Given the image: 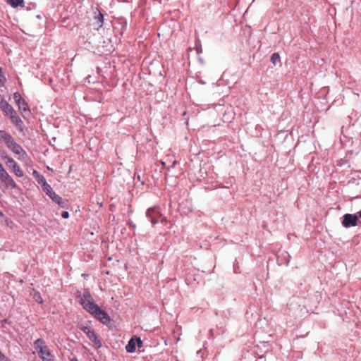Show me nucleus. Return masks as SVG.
I'll list each match as a JSON object with an SVG mask.
<instances>
[{"label": "nucleus", "instance_id": "f257e3e1", "mask_svg": "<svg viewBox=\"0 0 361 361\" xmlns=\"http://www.w3.org/2000/svg\"><path fill=\"white\" fill-rule=\"evenodd\" d=\"M75 297L79 299L80 304L90 314L98 306L88 289H85L83 293L78 290L75 293Z\"/></svg>", "mask_w": 361, "mask_h": 361}, {"label": "nucleus", "instance_id": "f03ea898", "mask_svg": "<svg viewBox=\"0 0 361 361\" xmlns=\"http://www.w3.org/2000/svg\"><path fill=\"white\" fill-rule=\"evenodd\" d=\"M42 190L45 192L46 195H48L51 200L57 204L61 208L68 209L69 206V202L67 199L62 198L61 196L57 195L52 189L49 184L45 185Z\"/></svg>", "mask_w": 361, "mask_h": 361}, {"label": "nucleus", "instance_id": "7ed1b4c3", "mask_svg": "<svg viewBox=\"0 0 361 361\" xmlns=\"http://www.w3.org/2000/svg\"><path fill=\"white\" fill-rule=\"evenodd\" d=\"M35 349L37 351L39 357L42 360V361H54L50 358L51 353L46 345L45 342L42 338H37L34 342Z\"/></svg>", "mask_w": 361, "mask_h": 361}, {"label": "nucleus", "instance_id": "20e7f679", "mask_svg": "<svg viewBox=\"0 0 361 361\" xmlns=\"http://www.w3.org/2000/svg\"><path fill=\"white\" fill-rule=\"evenodd\" d=\"M90 314L104 325L109 326L111 322V319L109 315L99 306H97Z\"/></svg>", "mask_w": 361, "mask_h": 361}, {"label": "nucleus", "instance_id": "39448f33", "mask_svg": "<svg viewBox=\"0 0 361 361\" xmlns=\"http://www.w3.org/2000/svg\"><path fill=\"white\" fill-rule=\"evenodd\" d=\"M0 179L5 183L4 188L8 189L9 187L11 188H18V185L14 181L13 178L6 172L3 166L0 164Z\"/></svg>", "mask_w": 361, "mask_h": 361}, {"label": "nucleus", "instance_id": "423d86ee", "mask_svg": "<svg viewBox=\"0 0 361 361\" xmlns=\"http://www.w3.org/2000/svg\"><path fill=\"white\" fill-rule=\"evenodd\" d=\"M359 221L358 216L355 214H345L343 216L341 224L344 228H350L358 225Z\"/></svg>", "mask_w": 361, "mask_h": 361}, {"label": "nucleus", "instance_id": "0eeeda50", "mask_svg": "<svg viewBox=\"0 0 361 361\" xmlns=\"http://www.w3.org/2000/svg\"><path fill=\"white\" fill-rule=\"evenodd\" d=\"M6 145L16 154L22 155L23 157L27 156L26 152L18 143L15 141L13 137L10 139Z\"/></svg>", "mask_w": 361, "mask_h": 361}, {"label": "nucleus", "instance_id": "6e6552de", "mask_svg": "<svg viewBox=\"0 0 361 361\" xmlns=\"http://www.w3.org/2000/svg\"><path fill=\"white\" fill-rule=\"evenodd\" d=\"M104 23V15L101 13L98 8H96V11H94L93 17V27L96 30H99Z\"/></svg>", "mask_w": 361, "mask_h": 361}, {"label": "nucleus", "instance_id": "1a4fd4ad", "mask_svg": "<svg viewBox=\"0 0 361 361\" xmlns=\"http://www.w3.org/2000/svg\"><path fill=\"white\" fill-rule=\"evenodd\" d=\"M11 122L16 126V128L20 131L23 132L25 126L21 118L17 115L16 111L14 110L13 114H8Z\"/></svg>", "mask_w": 361, "mask_h": 361}, {"label": "nucleus", "instance_id": "9d476101", "mask_svg": "<svg viewBox=\"0 0 361 361\" xmlns=\"http://www.w3.org/2000/svg\"><path fill=\"white\" fill-rule=\"evenodd\" d=\"M87 338L93 343L96 348L99 349L102 346V341L94 332V330H91L87 335Z\"/></svg>", "mask_w": 361, "mask_h": 361}, {"label": "nucleus", "instance_id": "9b49d317", "mask_svg": "<svg viewBox=\"0 0 361 361\" xmlns=\"http://www.w3.org/2000/svg\"><path fill=\"white\" fill-rule=\"evenodd\" d=\"M0 108L6 114H13L14 109L4 99V97L0 94Z\"/></svg>", "mask_w": 361, "mask_h": 361}, {"label": "nucleus", "instance_id": "f8f14e48", "mask_svg": "<svg viewBox=\"0 0 361 361\" xmlns=\"http://www.w3.org/2000/svg\"><path fill=\"white\" fill-rule=\"evenodd\" d=\"M16 105L18 106V110L22 114L23 117H25V114H26V113L29 114L30 113V109H29V107H28V104L25 101V99H23L20 100L19 103L16 104Z\"/></svg>", "mask_w": 361, "mask_h": 361}, {"label": "nucleus", "instance_id": "ddd939ff", "mask_svg": "<svg viewBox=\"0 0 361 361\" xmlns=\"http://www.w3.org/2000/svg\"><path fill=\"white\" fill-rule=\"evenodd\" d=\"M146 216L147 218H151V217L160 218V217H161V214H160L159 207H153L149 208L147 210Z\"/></svg>", "mask_w": 361, "mask_h": 361}, {"label": "nucleus", "instance_id": "4468645a", "mask_svg": "<svg viewBox=\"0 0 361 361\" xmlns=\"http://www.w3.org/2000/svg\"><path fill=\"white\" fill-rule=\"evenodd\" d=\"M32 175L35 178L37 183L41 185L42 188H44L45 185L48 184L44 176L39 173L37 171L34 170Z\"/></svg>", "mask_w": 361, "mask_h": 361}, {"label": "nucleus", "instance_id": "2eb2a0df", "mask_svg": "<svg viewBox=\"0 0 361 361\" xmlns=\"http://www.w3.org/2000/svg\"><path fill=\"white\" fill-rule=\"evenodd\" d=\"M126 350L128 353H134L136 350V344L135 337L130 339L128 344L126 345Z\"/></svg>", "mask_w": 361, "mask_h": 361}, {"label": "nucleus", "instance_id": "dca6fc26", "mask_svg": "<svg viewBox=\"0 0 361 361\" xmlns=\"http://www.w3.org/2000/svg\"><path fill=\"white\" fill-rule=\"evenodd\" d=\"M12 136L4 130H0V142H4L5 145L8 142Z\"/></svg>", "mask_w": 361, "mask_h": 361}, {"label": "nucleus", "instance_id": "f3484780", "mask_svg": "<svg viewBox=\"0 0 361 361\" xmlns=\"http://www.w3.org/2000/svg\"><path fill=\"white\" fill-rule=\"evenodd\" d=\"M30 295L32 297L33 300L39 303V304H42L43 303V300H42V298L41 296V294L39 291L37 290H35V289H33L31 293H30Z\"/></svg>", "mask_w": 361, "mask_h": 361}, {"label": "nucleus", "instance_id": "a211bd4d", "mask_svg": "<svg viewBox=\"0 0 361 361\" xmlns=\"http://www.w3.org/2000/svg\"><path fill=\"white\" fill-rule=\"evenodd\" d=\"M6 3L13 8H17L18 6L23 8L25 6L24 0H6Z\"/></svg>", "mask_w": 361, "mask_h": 361}, {"label": "nucleus", "instance_id": "6ab92c4d", "mask_svg": "<svg viewBox=\"0 0 361 361\" xmlns=\"http://www.w3.org/2000/svg\"><path fill=\"white\" fill-rule=\"evenodd\" d=\"M1 157L3 159H4L6 161V164L11 169H12V167H13L14 166H16L17 164V163L14 161V159L13 158L10 157L9 156H8L7 154L2 155Z\"/></svg>", "mask_w": 361, "mask_h": 361}, {"label": "nucleus", "instance_id": "aec40b11", "mask_svg": "<svg viewBox=\"0 0 361 361\" xmlns=\"http://www.w3.org/2000/svg\"><path fill=\"white\" fill-rule=\"evenodd\" d=\"M12 169H13V171L16 176H18L19 178H21L23 176V173L18 164H16V166L12 167Z\"/></svg>", "mask_w": 361, "mask_h": 361}, {"label": "nucleus", "instance_id": "412c9836", "mask_svg": "<svg viewBox=\"0 0 361 361\" xmlns=\"http://www.w3.org/2000/svg\"><path fill=\"white\" fill-rule=\"evenodd\" d=\"M78 328L84 332L86 335L91 331L92 328L88 325H85L83 324H78Z\"/></svg>", "mask_w": 361, "mask_h": 361}, {"label": "nucleus", "instance_id": "4be33fe9", "mask_svg": "<svg viewBox=\"0 0 361 361\" xmlns=\"http://www.w3.org/2000/svg\"><path fill=\"white\" fill-rule=\"evenodd\" d=\"M270 60L271 63L275 66L276 64V62L280 61V56L279 53L276 52L272 54Z\"/></svg>", "mask_w": 361, "mask_h": 361}, {"label": "nucleus", "instance_id": "5701e85b", "mask_svg": "<svg viewBox=\"0 0 361 361\" xmlns=\"http://www.w3.org/2000/svg\"><path fill=\"white\" fill-rule=\"evenodd\" d=\"M13 99L16 104H18L20 100L23 99L21 94L18 92H16L13 94Z\"/></svg>", "mask_w": 361, "mask_h": 361}, {"label": "nucleus", "instance_id": "b1692460", "mask_svg": "<svg viewBox=\"0 0 361 361\" xmlns=\"http://www.w3.org/2000/svg\"><path fill=\"white\" fill-rule=\"evenodd\" d=\"M135 344L138 348L142 347L143 342L140 337H135Z\"/></svg>", "mask_w": 361, "mask_h": 361}, {"label": "nucleus", "instance_id": "393cba45", "mask_svg": "<svg viewBox=\"0 0 361 361\" xmlns=\"http://www.w3.org/2000/svg\"><path fill=\"white\" fill-rule=\"evenodd\" d=\"M6 79L4 74H0V86H4Z\"/></svg>", "mask_w": 361, "mask_h": 361}, {"label": "nucleus", "instance_id": "a878e982", "mask_svg": "<svg viewBox=\"0 0 361 361\" xmlns=\"http://www.w3.org/2000/svg\"><path fill=\"white\" fill-rule=\"evenodd\" d=\"M346 163H347V160L343 159H341L340 160H338L337 161V165L339 166H343V164H345Z\"/></svg>", "mask_w": 361, "mask_h": 361}, {"label": "nucleus", "instance_id": "bb28decb", "mask_svg": "<svg viewBox=\"0 0 361 361\" xmlns=\"http://www.w3.org/2000/svg\"><path fill=\"white\" fill-rule=\"evenodd\" d=\"M0 361H10L6 356H5L1 351H0Z\"/></svg>", "mask_w": 361, "mask_h": 361}, {"label": "nucleus", "instance_id": "cd10ccee", "mask_svg": "<svg viewBox=\"0 0 361 361\" xmlns=\"http://www.w3.org/2000/svg\"><path fill=\"white\" fill-rule=\"evenodd\" d=\"M149 219H150V221H151L152 224L154 225V224H157L159 218L151 217V218H149Z\"/></svg>", "mask_w": 361, "mask_h": 361}, {"label": "nucleus", "instance_id": "c85d7f7f", "mask_svg": "<svg viewBox=\"0 0 361 361\" xmlns=\"http://www.w3.org/2000/svg\"><path fill=\"white\" fill-rule=\"evenodd\" d=\"M61 217L63 219H67L69 217V213L67 212V211H63L62 213H61Z\"/></svg>", "mask_w": 361, "mask_h": 361}, {"label": "nucleus", "instance_id": "c756f323", "mask_svg": "<svg viewBox=\"0 0 361 361\" xmlns=\"http://www.w3.org/2000/svg\"><path fill=\"white\" fill-rule=\"evenodd\" d=\"M160 222L161 224H166L168 222V220L166 219V217H161V220H160Z\"/></svg>", "mask_w": 361, "mask_h": 361}, {"label": "nucleus", "instance_id": "7c9ffc66", "mask_svg": "<svg viewBox=\"0 0 361 361\" xmlns=\"http://www.w3.org/2000/svg\"><path fill=\"white\" fill-rule=\"evenodd\" d=\"M286 255H287V257H288V260H286V262L285 264H286V266H288V264H289V262H290V256L288 254H287V253H286Z\"/></svg>", "mask_w": 361, "mask_h": 361}, {"label": "nucleus", "instance_id": "2f4dec72", "mask_svg": "<svg viewBox=\"0 0 361 361\" xmlns=\"http://www.w3.org/2000/svg\"><path fill=\"white\" fill-rule=\"evenodd\" d=\"M4 218V214L2 213L1 211H0V221H2Z\"/></svg>", "mask_w": 361, "mask_h": 361}, {"label": "nucleus", "instance_id": "473e14b6", "mask_svg": "<svg viewBox=\"0 0 361 361\" xmlns=\"http://www.w3.org/2000/svg\"><path fill=\"white\" fill-rule=\"evenodd\" d=\"M209 335H210V336H212V337H214V330H213V329H210V331H209Z\"/></svg>", "mask_w": 361, "mask_h": 361}, {"label": "nucleus", "instance_id": "72a5a7b5", "mask_svg": "<svg viewBox=\"0 0 361 361\" xmlns=\"http://www.w3.org/2000/svg\"><path fill=\"white\" fill-rule=\"evenodd\" d=\"M130 226L133 228H135V224H133V222H130Z\"/></svg>", "mask_w": 361, "mask_h": 361}, {"label": "nucleus", "instance_id": "f704fd0d", "mask_svg": "<svg viewBox=\"0 0 361 361\" xmlns=\"http://www.w3.org/2000/svg\"><path fill=\"white\" fill-rule=\"evenodd\" d=\"M70 361H78V358L76 357H74L70 360Z\"/></svg>", "mask_w": 361, "mask_h": 361}, {"label": "nucleus", "instance_id": "c9c22d12", "mask_svg": "<svg viewBox=\"0 0 361 361\" xmlns=\"http://www.w3.org/2000/svg\"><path fill=\"white\" fill-rule=\"evenodd\" d=\"M358 216V218H361V210L356 214Z\"/></svg>", "mask_w": 361, "mask_h": 361}, {"label": "nucleus", "instance_id": "e433bc0d", "mask_svg": "<svg viewBox=\"0 0 361 361\" xmlns=\"http://www.w3.org/2000/svg\"><path fill=\"white\" fill-rule=\"evenodd\" d=\"M0 74H3L2 73V68L0 67Z\"/></svg>", "mask_w": 361, "mask_h": 361}, {"label": "nucleus", "instance_id": "4c0bfd02", "mask_svg": "<svg viewBox=\"0 0 361 361\" xmlns=\"http://www.w3.org/2000/svg\"><path fill=\"white\" fill-rule=\"evenodd\" d=\"M176 161H173L172 166H174Z\"/></svg>", "mask_w": 361, "mask_h": 361}]
</instances>
